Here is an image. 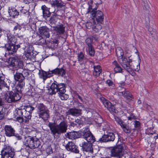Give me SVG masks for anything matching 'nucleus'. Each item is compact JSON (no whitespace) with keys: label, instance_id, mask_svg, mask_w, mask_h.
<instances>
[{"label":"nucleus","instance_id":"30","mask_svg":"<svg viewBox=\"0 0 158 158\" xmlns=\"http://www.w3.org/2000/svg\"><path fill=\"white\" fill-rule=\"evenodd\" d=\"M58 44V41L56 40L52 39L49 41H47L46 45L48 47L51 48H56Z\"/></svg>","mask_w":158,"mask_h":158},{"label":"nucleus","instance_id":"18","mask_svg":"<svg viewBox=\"0 0 158 158\" xmlns=\"http://www.w3.org/2000/svg\"><path fill=\"white\" fill-rule=\"evenodd\" d=\"M85 42L88 46L89 54L91 56H94L95 54V51L92 46V44H93L92 39L90 38H88L85 40Z\"/></svg>","mask_w":158,"mask_h":158},{"label":"nucleus","instance_id":"34","mask_svg":"<svg viewBox=\"0 0 158 158\" xmlns=\"http://www.w3.org/2000/svg\"><path fill=\"white\" fill-rule=\"evenodd\" d=\"M94 68L93 75L96 77H98L102 72L100 66L99 65L94 66Z\"/></svg>","mask_w":158,"mask_h":158},{"label":"nucleus","instance_id":"47","mask_svg":"<svg viewBox=\"0 0 158 158\" xmlns=\"http://www.w3.org/2000/svg\"><path fill=\"white\" fill-rule=\"evenodd\" d=\"M115 121L117 122L121 126H123V125L124 123L121 119L118 117L114 118Z\"/></svg>","mask_w":158,"mask_h":158},{"label":"nucleus","instance_id":"8","mask_svg":"<svg viewBox=\"0 0 158 158\" xmlns=\"http://www.w3.org/2000/svg\"><path fill=\"white\" fill-rule=\"evenodd\" d=\"M124 154L123 148L120 145L112 147L110 149V156L112 157L117 158L121 156L122 154Z\"/></svg>","mask_w":158,"mask_h":158},{"label":"nucleus","instance_id":"41","mask_svg":"<svg viewBox=\"0 0 158 158\" xmlns=\"http://www.w3.org/2000/svg\"><path fill=\"white\" fill-rule=\"evenodd\" d=\"M121 127L122 128L123 131L126 133H129L131 131V129L127 125L124 123Z\"/></svg>","mask_w":158,"mask_h":158},{"label":"nucleus","instance_id":"52","mask_svg":"<svg viewBox=\"0 0 158 158\" xmlns=\"http://www.w3.org/2000/svg\"><path fill=\"white\" fill-rule=\"evenodd\" d=\"M21 26L19 24H17L14 27V30H20L21 29Z\"/></svg>","mask_w":158,"mask_h":158},{"label":"nucleus","instance_id":"44","mask_svg":"<svg viewBox=\"0 0 158 158\" xmlns=\"http://www.w3.org/2000/svg\"><path fill=\"white\" fill-rule=\"evenodd\" d=\"M40 77L43 79L44 80H46L47 78V72L44 71H41L40 73Z\"/></svg>","mask_w":158,"mask_h":158},{"label":"nucleus","instance_id":"59","mask_svg":"<svg viewBox=\"0 0 158 158\" xmlns=\"http://www.w3.org/2000/svg\"><path fill=\"white\" fill-rule=\"evenodd\" d=\"M51 72V73H48L47 72V78L49 77H50L52 76V74H54V73H52V70L50 71Z\"/></svg>","mask_w":158,"mask_h":158},{"label":"nucleus","instance_id":"60","mask_svg":"<svg viewBox=\"0 0 158 158\" xmlns=\"http://www.w3.org/2000/svg\"><path fill=\"white\" fill-rule=\"evenodd\" d=\"M4 102L2 98H0V106H2L4 105Z\"/></svg>","mask_w":158,"mask_h":158},{"label":"nucleus","instance_id":"4","mask_svg":"<svg viewBox=\"0 0 158 158\" xmlns=\"http://www.w3.org/2000/svg\"><path fill=\"white\" fill-rule=\"evenodd\" d=\"M25 145L31 149L38 148L41 144L40 141L33 137L28 136L25 138Z\"/></svg>","mask_w":158,"mask_h":158},{"label":"nucleus","instance_id":"55","mask_svg":"<svg viewBox=\"0 0 158 158\" xmlns=\"http://www.w3.org/2000/svg\"><path fill=\"white\" fill-rule=\"evenodd\" d=\"M132 56H130L129 57V61H128V62L129 63V64H130V63H131L132 62H133V61H135L133 60V59L132 58Z\"/></svg>","mask_w":158,"mask_h":158},{"label":"nucleus","instance_id":"50","mask_svg":"<svg viewBox=\"0 0 158 158\" xmlns=\"http://www.w3.org/2000/svg\"><path fill=\"white\" fill-rule=\"evenodd\" d=\"M106 83L110 86H112V87H113V86L114 85L113 82H112L110 80H107L106 81Z\"/></svg>","mask_w":158,"mask_h":158},{"label":"nucleus","instance_id":"43","mask_svg":"<svg viewBox=\"0 0 158 158\" xmlns=\"http://www.w3.org/2000/svg\"><path fill=\"white\" fill-rule=\"evenodd\" d=\"M17 116V120L20 123H22L23 122H24L25 123H27L28 122L29 120V119H28V120L27 121H25L27 120V118L23 116Z\"/></svg>","mask_w":158,"mask_h":158},{"label":"nucleus","instance_id":"15","mask_svg":"<svg viewBox=\"0 0 158 158\" xmlns=\"http://www.w3.org/2000/svg\"><path fill=\"white\" fill-rule=\"evenodd\" d=\"M38 32L40 35L43 36L44 38H49L50 36L49 29L46 26L40 27L39 28Z\"/></svg>","mask_w":158,"mask_h":158},{"label":"nucleus","instance_id":"45","mask_svg":"<svg viewBox=\"0 0 158 158\" xmlns=\"http://www.w3.org/2000/svg\"><path fill=\"white\" fill-rule=\"evenodd\" d=\"M4 109L2 107H0V120L2 119L5 115Z\"/></svg>","mask_w":158,"mask_h":158},{"label":"nucleus","instance_id":"35","mask_svg":"<svg viewBox=\"0 0 158 158\" xmlns=\"http://www.w3.org/2000/svg\"><path fill=\"white\" fill-rule=\"evenodd\" d=\"M50 21L52 24H54L55 26L58 25L61 23L60 20L55 16H52L50 19Z\"/></svg>","mask_w":158,"mask_h":158},{"label":"nucleus","instance_id":"49","mask_svg":"<svg viewBox=\"0 0 158 158\" xmlns=\"http://www.w3.org/2000/svg\"><path fill=\"white\" fill-rule=\"evenodd\" d=\"M140 125V123L139 121H135L134 122V126L135 128L139 127Z\"/></svg>","mask_w":158,"mask_h":158},{"label":"nucleus","instance_id":"42","mask_svg":"<svg viewBox=\"0 0 158 158\" xmlns=\"http://www.w3.org/2000/svg\"><path fill=\"white\" fill-rule=\"evenodd\" d=\"M102 26L99 23L95 24V26L92 27V29L95 32H97L101 29Z\"/></svg>","mask_w":158,"mask_h":158},{"label":"nucleus","instance_id":"46","mask_svg":"<svg viewBox=\"0 0 158 158\" xmlns=\"http://www.w3.org/2000/svg\"><path fill=\"white\" fill-rule=\"evenodd\" d=\"M150 29H149V31L150 32V34L152 36V37H153L154 39H156L157 38V35L156 33V30L155 29H153L152 31H150Z\"/></svg>","mask_w":158,"mask_h":158},{"label":"nucleus","instance_id":"9","mask_svg":"<svg viewBox=\"0 0 158 158\" xmlns=\"http://www.w3.org/2000/svg\"><path fill=\"white\" fill-rule=\"evenodd\" d=\"M82 135L87 142L93 143L95 140V138L90 131L89 128H85L82 132Z\"/></svg>","mask_w":158,"mask_h":158},{"label":"nucleus","instance_id":"64","mask_svg":"<svg viewBox=\"0 0 158 158\" xmlns=\"http://www.w3.org/2000/svg\"><path fill=\"white\" fill-rule=\"evenodd\" d=\"M18 36L19 38H22L23 37V35H19V34H18L17 35Z\"/></svg>","mask_w":158,"mask_h":158},{"label":"nucleus","instance_id":"31","mask_svg":"<svg viewBox=\"0 0 158 158\" xmlns=\"http://www.w3.org/2000/svg\"><path fill=\"white\" fill-rule=\"evenodd\" d=\"M43 10V17L46 19L50 16L51 13L49 11V9L47 8L45 5H43L41 7Z\"/></svg>","mask_w":158,"mask_h":158},{"label":"nucleus","instance_id":"57","mask_svg":"<svg viewBox=\"0 0 158 158\" xmlns=\"http://www.w3.org/2000/svg\"><path fill=\"white\" fill-rule=\"evenodd\" d=\"M143 8L146 10H148L149 9V6L147 4L144 3Z\"/></svg>","mask_w":158,"mask_h":158},{"label":"nucleus","instance_id":"11","mask_svg":"<svg viewBox=\"0 0 158 158\" xmlns=\"http://www.w3.org/2000/svg\"><path fill=\"white\" fill-rule=\"evenodd\" d=\"M97 9L94 8L92 11V16L94 18L95 17L97 21L101 23L103 22L104 19V16L103 13L100 10L96 11Z\"/></svg>","mask_w":158,"mask_h":158},{"label":"nucleus","instance_id":"5","mask_svg":"<svg viewBox=\"0 0 158 158\" xmlns=\"http://www.w3.org/2000/svg\"><path fill=\"white\" fill-rule=\"evenodd\" d=\"M36 108L40 117L42 118L44 120H46L49 116V111L47 107L43 103H38Z\"/></svg>","mask_w":158,"mask_h":158},{"label":"nucleus","instance_id":"56","mask_svg":"<svg viewBox=\"0 0 158 158\" xmlns=\"http://www.w3.org/2000/svg\"><path fill=\"white\" fill-rule=\"evenodd\" d=\"M64 12V11L63 10H59L57 11L56 12L57 13V15H58L61 16L63 14V12Z\"/></svg>","mask_w":158,"mask_h":158},{"label":"nucleus","instance_id":"25","mask_svg":"<svg viewBox=\"0 0 158 158\" xmlns=\"http://www.w3.org/2000/svg\"><path fill=\"white\" fill-rule=\"evenodd\" d=\"M59 84L56 81H54V82L51 85L50 89H49L48 93L52 95L55 94L56 93L58 92Z\"/></svg>","mask_w":158,"mask_h":158},{"label":"nucleus","instance_id":"38","mask_svg":"<svg viewBox=\"0 0 158 158\" xmlns=\"http://www.w3.org/2000/svg\"><path fill=\"white\" fill-rule=\"evenodd\" d=\"M112 64L114 66V70L115 73H121L122 71V68L116 61H114Z\"/></svg>","mask_w":158,"mask_h":158},{"label":"nucleus","instance_id":"37","mask_svg":"<svg viewBox=\"0 0 158 158\" xmlns=\"http://www.w3.org/2000/svg\"><path fill=\"white\" fill-rule=\"evenodd\" d=\"M86 58L84 56L82 52H81L78 54V60L81 64H84V62L86 61Z\"/></svg>","mask_w":158,"mask_h":158},{"label":"nucleus","instance_id":"10","mask_svg":"<svg viewBox=\"0 0 158 158\" xmlns=\"http://www.w3.org/2000/svg\"><path fill=\"white\" fill-rule=\"evenodd\" d=\"M15 80L19 81L17 86L16 88H19V89H21L25 85L24 79L25 78L23 75L20 73L16 72L14 75Z\"/></svg>","mask_w":158,"mask_h":158},{"label":"nucleus","instance_id":"20","mask_svg":"<svg viewBox=\"0 0 158 158\" xmlns=\"http://www.w3.org/2000/svg\"><path fill=\"white\" fill-rule=\"evenodd\" d=\"M25 107V113L24 114V117L27 118V121L28 119H30L31 117V114L32 111L34 109V108L32 106L30 105L26 106H23Z\"/></svg>","mask_w":158,"mask_h":158},{"label":"nucleus","instance_id":"48","mask_svg":"<svg viewBox=\"0 0 158 158\" xmlns=\"http://www.w3.org/2000/svg\"><path fill=\"white\" fill-rule=\"evenodd\" d=\"M20 73L23 75L24 78L25 77L28 76L29 75V73L28 71L26 70L23 69Z\"/></svg>","mask_w":158,"mask_h":158},{"label":"nucleus","instance_id":"40","mask_svg":"<svg viewBox=\"0 0 158 158\" xmlns=\"http://www.w3.org/2000/svg\"><path fill=\"white\" fill-rule=\"evenodd\" d=\"M45 39L43 36L40 35L39 37V39L37 40L38 44L40 45L46 44L47 41Z\"/></svg>","mask_w":158,"mask_h":158},{"label":"nucleus","instance_id":"33","mask_svg":"<svg viewBox=\"0 0 158 158\" xmlns=\"http://www.w3.org/2000/svg\"><path fill=\"white\" fill-rule=\"evenodd\" d=\"M122 67L132 76H135V73L134 72L132 68L130 67V64H129V63H127L122 66Z\"/></svg>","mask_w":158,"mask_h":158},{"label":"nucleus","instance_id":"26","mask_svg":"<svg viewBox=\"0 0 158 158\" xmlns=\"http://www.w3.org/2000/svg\"><path fill=\"white\" fill-rule=\"evenodd\" d=\"M53 30L56 31L58 35L63 34L65 31V27L62 23L53 27Z\"/></svg>","mask_w":158,"mask_h":158},{"label":"nucleus","instance_id":"13","mask_svg":"<svg viewBox=\"0 0 158 158\" xmlns=\"http://www.w3.org/2000/svg\"><path fill=\"white\" fill-rule=\"evenodd\" d=\"M100 100L103 103L105 107L111 113L114 112L115 111V107L108 100L103 97L100 98Z\"/></svg>","mask_w":158,"mask_h":158},{"label":"nucleus","instance_id":"19","mask_svg":"<svg viewBox=\"0 0 158 158\" xmlns=\"http://www.w3.org/2000/svg\"><path fill=\"white\" fill-rule=\"evenodd\" d=\"M65 148L68 151L75 153H78L79 152L77 147L72 142H69L66 145Z\"/></svg>","mask_w":158,"mask_h":158},{"label":"nucleus","instance_id":"54","mask_svg":"<svg viewBox=\"0 0 158 158\" xmlns=\"http://www.w3.org/2000/svg\"><path fill=\"white\" fill-rule=\"evenodd\" d=\"M93 10V9H92V6L91 5H89V7L87 13H88L90 12L92 13V11Z\"/></svg>","mask_w":158,"mask_h":158},{"label":"nucleus","instance_id":"63","mask_svg":"<svg viewBox=\"0 0 158 158\" xmlns=\"http://www.w3.org/2000/svg\"><path fill=\"white\" fill-rule=\"evenodd\" d=\"M80 121H81L79 119H77L75 120V123H77L78 124H79L80 123Z\"/></svg>","mask_w":158,"mask_h":158},{"label":"nucleus","instance_id":"28","mask_svg":"<svg viewBox=\"0 0 158 158\" xmlns=\"http://www.w3.org/2000/svg\"><path fill=\"white\" fill-rule=\"evenodd\" d=\"M122 91L119 92V93H121L123 96L129 100H131L133 98V96L132 94L128 91H125V89L124 88L122 89Z\"/></svg>","mask_w":158,"mask_h":158},{"label":"nucleus","instance_id":"27","mask_svg":"<svg viewBox=\"0 0 158 158\" xmlns=\"http://www.w3.org/2000/svg\"><path fill=\"white\" fill-rule=\"evenodd\" d=\"M50 4L53 7L61 8L64 6V3L61 1L58 0H50Z\"/></svg>","mask_w":158,"mask_h":158},{"label":"nucleus","instance_id":"22","mask_svg":"<svg viewBox=\"0 0 158 158\" xmlns=\"http://www.w3.org/2000/svg\"><path fill=\"white\" fill-rule=\"evenodd\" d=\"M7 80H5L4 75L2 73L0 72V89H1L2 87H5L8 90H9L10 84L7 83Z\"/></svg>","mask_w":158,"mask_h":158},{"label":"nucleus","instance_id":"14","mask_svg":"<svg viewBox=\"0 0 158 158\" xmlns=\"http://www.w3.org/2000/svg\"><path fill=\"white\" fill-rule=\"evenodd\" d=\"M115 136L113 133L110 132L107 135H103L102 138L99 139L98 141L101 142L113 141L115 139Z\"/></svg>","mask_w":158,"mask_h":158},{"label":"nucleus","instance_id":"23","mask_svg":"<svg viewBox=\"0 0 158 158\" xmlns=\"http://www.w3.org/2000/svg\"><path fill=\"white\" fill-rule=\"evenodd\" d=\"M81 110L75 108H72L70 109L66 112L67 115H71L74 116H78L81 114Z\"/></svg>","mask_w":158,"mask_h":158},{"label":"nucleus","instance_id":"12","mask_svg":"<svg viewBox=\"0 0 158 158\" xmlns=\"http://www.w3.org/2000/svg\"><path fill=\"white\" fill-rule=\"evenodd\" d=\"M65 85L64 83L59 84V85L58 94L62 100H66L68 97V95L64 94L65 92Z\"/></svg>","mask_w":158,"mask_h":158},{"label":"nucleus","instance_id":"53","mask_svg":"<svg viewBox=\"0 0 158 158\" xmlns=\"http://www.w3.org/2000/svg\"><path fill=\"white\" fill-rule=\"evenodd\" d=\"M128 119L129 120H131L132 119H135V115L133 114H130V116H128Z\"/></svg>","mask_w":158,"mask_h":158},{"label":"nucleus","instance_id":"58","mask_svg":"<svg viewBox=\"0 0 158 158\" xmlns=\"http://www.w3.org/2000/svg\"><path fill=\"white\" fill-rule=\"evenodd\" d=\"M77 125L76 123L74 122H71L70 123V126L73 127H74Z\"/></svg>","mask_w":158,"mask_h":158},{"label":"nucleus","instance_id":"17","mask_svg":"<svg viewBox=\"0 0 158 158\" xmlns=\"http://www.w3.org/2000/svg\"><path fill=\"white\" fill-rule=\"evenodd\" d=\"M81 146L84 151L88 152L89 153L93 154L95 150L93 147L92 143L86 142H84L82 143Z\"/></svg>","mask_w":158,"mask_h":158},{"label":"nucleus","instance_id":"61","mask_svg":"<svg viewBox=\"0 0 158 158\" xmlns=\"http://www.w3.org/2000/svg\"><path fill=\"white\" fill-rule=\"evenodd\" d=\"M15 135L18 139L20 140L22 139V137L21 136L18 135Z\"/></svg>","mask_w":158,"mask_h":158},{"label":"nucleus","instance_id":"51","mask_svg":"<svg viewBox=\"0 0 158 158\" xmlns=\"http://www.w3.org/2000/svg\"><path fill=\"white\" fill-rule=\"evenodd\" d=\"M92 23L91 22H88L86 24V26L88 29H90L92 28V27H94L92 26Z\"/></svg>","mask_w":158,"mask_h":158},{"label":"nucleus","instance_id":"3","mask_svg":"<svg viewBox=\"0 0 158 158\" xmlns=\"http://www.w3.org/2000/svg\"><path fill=\"white\" fill-rule=\"evenodd\" d=\"M16 92L12 91H7L5 94V101L8 103L15 102L19 100L21 98V90L19 88L15 89Z\"/></svg>","mask_w":158,"mask_h":158},{"label":"nucleus","instance_id":"6","mask_svg":"<svg viewBox=\"0 0 158 158\" xmlns=\"http://www.w3.org/2000/svg\"><path fill=\"white\" fill-rule=\"evenodd\" d=\"M3 158H13L15 153L12 148L8 145H4L1 152Z\"/></svg>","mask_w":158,"mask_h":158},{"label":"nucleus","instance_id":"32","mask_svg":"<svg viewBox=\"0 0 158 158\" xmlns=\"http://www.w3.org/2000/svg\"><path fill=\"white\" fill-rule=\"evenodd\" d=\"M8 13L10 16L12 18H15L19 14V12L15 8H9Z\"/></svg>","mask_w":158,"mask_h":158},{"label":"nucleus","instance_id":"16","mask_svg":"<svg viewBox=\"0 0 158 158\" xmlns=\"http://www.w3.org/2000/svg\"><path fill=\"white\" fill-rule=\"evenodd\" d=\"M10 67H20L22 65V62L17 57L10 58L8 61Z\"/></svg>","mask_w":158,"mask_h":158},{"label":"nucleus","instance_id":"62","mask_svg":"<svg viewBox=\"0 0 158 158\" xmlns=\"http://www.w3.org/2000/svg\"><path fill=\"white\" fill-rule=\"evenodd\" d=\"M121 156H119L117 158H126L124 156V154H122Z\"/></svg>","mask_w":158,"mask_h":158},{"label":"nucleus","instance_id":"24","mask_svg":"<svg viewBox=\"0 0 158 158\" xmlns=\"http://www.w3.org/2000/svg\"><path fill=\"white\" fill-rule=\"evenodd\" d=\"M4 129L6 136L11 137L15 135V131L11 126L6 125L4 127Z\"/></svg>","mask_w":158,"mask_h":158},{"label":"nucleus","instance_id":"21","mask_svg":"<svg viewBox=\"0 0 158 158\" xmlns=\"http://www.w3.org/2000/svg\"><path fill=\"white\" fill-rule=\"evenodd\" d=\"M81 135L79 132L73 131L66 133L65 136L69 139L73 140L80 137Z\"/></svg>","mask_w":158,"mask_h":158},{"label":"nucleus","instance_id":"2","mask_svg":"<svg viewBox=\"0 0 158 158\" xmlns=\"http://www.w3.org/2000/svg\"><path fill=\"white\" fill-rule=\"evenodd\" d=\"M51 132L54 136L56 135H60L67 132L68 125L67 122L64 121L60 122L59 124L49 122L48 124Z\"/></svg>","mask_w":158,"mask_h":158},{"label":"nucleus","instance_id":"7","mask_svg":"<svg viewBox=\"0 0 158 158\" xmlns=\"http://www.w3.org/2000/svg\"><path fill=\"white\" fill-rule=\"evenodd\" d=\"M115 52L118 60L122 66L128 62L127 59L126 58L123 57L124 52L123 50L121 48H116Z\"/></svg>","mask_w":158,"mask_h":158},{"label":"nucleus","instance_id":"1","mask_svg":"<svg viewBox=\"0 0 158 158\" xmlns=\"http://www.w3.org/2000/svg\"><path fill=\"white\" fill-rule=\"evenodd\" d=\"M3 39L5 40L3 42H2L5 45L6 50L10 54H13L15 52L18 48L20 47L19 44L15 45L17 41L15 37L11 36L10 34H7V36L4 37Z\"/></svg>","mask_w":158,"mask_h":158},{"label":"nucleus","instance_id":"29","mask_svg":"<svg viewBox=\"0 0 158 158\" xmlns=\"http://www.w3.org/2000/svg\"><path fill=\"white\" fill-rule=\"evenodd\" d=\"M52 73L58 75L59 76L63 77L65 74L66 71L63 68H57L52 70Z\"/></svg>","mask_w":158,"mask_h":158},{"label":"nucleus","instance_id":"39","mask_svg":"<svg viewBox=\"0 0 158 158\" xmlns=\"http://www.w3.org/2000/svg\"><path fill=\"white\" fill-rule=\"evenodd\" d=\"M139 61L137 62L136 61H133V62H132L131 65H130V67L131 66H133L134 69L137 72H138L140 69V59L139 57Z\"/></svg>","mask_w":158,"mask_h":158},{"label":"nucleus","instance_id":"36","mask_svg":"<svg viewBox=\"0 0 158 158\" xmlns=\"http://www.w3.org/2000/svg\"><path fill=\"white\" fill-rule=\"evenodd\" d=\"M25 107L22 106L19 108L17 109V112L16 114V116H23L24 114L25 113Z\"/></svg>","mask_w":158,"mask_h":158}]
</instances>
